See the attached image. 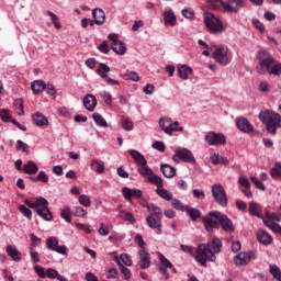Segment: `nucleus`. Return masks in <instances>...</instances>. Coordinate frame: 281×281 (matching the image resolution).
<instances>
[{
  "mask_svg": "<svg viewBox=\"0 0 281 281\" xmlns=\"http://www.w3.org/2000/svg\"><path fill=\"white\" fill-rule=\"evenodd\" d=\"M259 66L256 67L257 74L265 76H281V64L271 56L267 50H260L258 53Z\"/></svg>",
  "mask_w": 281,
  "mask_h": 281,
  "instance_id": "f257e3e1",
  "label": "nucleus"
},
{
  "mask_svg": "<svg viewBox=\"0 0 281 281\" xmlns=\"http://www.w3.org/2000/svg\"><path fill=\"white\" fill-rule=\"evenodd\" d=\"M269 273H271V276L273 277L274 280L281 281V270H280V267L271 263L269 266Z\"/></svg>",
  "mask_w": 281,
  "mask_h": 281,
  "instance_id": "58836bf2",
  "label": "nucleus"
},
{
  "mask_svg": "<svg viewBox=\"0 0 281 281\" xmlns=\"http://www.w3.org/2000/svg\"><path fill=\"white\" fill-rule=\"evenodd\" d=\"M170 201H171V205H172V207H175V210H179L180 212H186V209L188 206L183 205V203H181L179 201V199L172 198Z\"/></svg>",
  "mask_w": 281,
  "mask_h": 281,
  "instance_id": "8fccbe9b",
  "label": "nucleus"
},
{
  "mask_svg": "<svg viewBox=\"0 0 281 281\" xmlns=\"http://www.w3.org/2000/svg\"><path fill=\"white\" fill-rule=\"evenodd\" d=\"M92 18L95 25H104V21H106V14L104 13V10L100 8H97L92 11Z\"/></svg>",
  "mask_w": 281,
  "mask_h": 281,
  "instance_id": "5701e85b",
  "label": "nucleus"
},
{
  "mask_svg": "<svg viewBox=\"0 0 281 281\" xmlns=\"http://www.w3.org/2000/svg\"><path fill=\"white\" fill-rule=\"evenodd\" d=\"M195 260L196 262H199V265L205 267L207 265V261L215 262L216 256L213 254L207 245L201 244L198 247Z\"/></svg>",
  "mask_w": 281,
  "mask_h": 281,
  "instance_id": "39448f33",
  "label": "nucleus"
},
{
  "mask_svg": "<svg viewBox=\"0 0 281 281\" xmlns=\"http://www.w3.org/2000/svg\"><path fill=\"white\" fill-rule=\"evenodd\" d=\"M5 251L8 254V256L14 260V262H21V251H19V249H16V246L13 245H8L5 248Z\"/></svg>",
  "mask_w": 281,
  "mask_h": 281,
  "instance_id": "b1692460",
  "label": "nucleus"
},
{
  "mask_svg": "<svg viewBox=\"0 0 281 281\" xmlns=\"http://www.w3.org/2000/svg\"><path fill=\"white\" fill-rule=\"evenodd\" d=\"M220 225L221 228L223 229V232H226V234H232L235 232V226H234V222H232V220L222 213V217L220 220Z\"/></svg>",
  "mask_w": 281,
  "mask_h": 281,
  "instance_id": "dca6fc26",
  "label": "nucleus"
},
{
  "mask_svg": "<svg viewBox=\"0 0 281 281\" xmlns=\"http://www.w3.org/2000/svg\"><path fill=\"white\" fill-rule=\"evenodd\" d=\"M101 98L104 100L105 103H108L109 105L112 104V97L111 93L103 91L100 93Z\"/></svg>",
  "mask_w": 281,
  "mask_h": 281,
  "instance_id": "774afa93",
  "label": "nucleus"
},
{
  "mask_svg": "<svg viewBox=\"0 0 281 281\" xmlns=\"http://www.w3.org/2000/svg\"><path fill=\"white\" fill-rule=\"evenodd\" d=\"M236 126L241 133H251L254 131V126L249 123V120L245 117L236 119Z\"/></svg>",
  "mask_w": 281,
  "mask_h": 281,
  "instance_id": "a211bd4d",
  "label": "nucleus"
},
{
  "mask_svg": "<svg viewBox=\"0 0 281 281\" xmlns=\"http://www.w3.org/2000/svg\"><path fill=\"white\" fill-rule=\"evenodd\" d=\"M212 8H218V3L226 10V12H238V8L245 5V0H228L229 2H223V0H206Z\"/></svg>",
  "mask_w": 281,
  "mask_h": 281,
  "instance_id": "0eeeda50",
  "label": "nucleus"
},
{
  "mask_svg": "<svg viewBox=\"0 0 281 281\" xmlns=\"http://www.w3.org/2000/svg\"><path fill=\"white\" fill-rule=\"evenodd\" d=\"M31 89H32L34 95H36L38 93H43V91H45V89H47V85L43 80H35L31 83Z\"/></svg>",
  "mask_w": 281,
  "mask_h": 281,
  "instance_id": "7c9ffc66",
  "label": "nucleus"
},
{
  "mask_svg": "<svg viewBox=\"0 0 281 281\" xmlns=\"http://www.w3.org/2000/svg\"><path fill=\"white\" fill-rule=\"evenodd\" d=\"M138 172L142 175V177L148 180V178L153 175V169L148 167V162H145V165L138 166Z\"/></svg>",
  "mask_w": 281,
  "mask_h": 281,
  "instance_id": "4c0bfd02",
  "label": "nucleus"
},
{
  "mask_svg": "<svg viewBox=\"0 0 281 281\" xmlns=\"http://www.w3.org/2000/svg\"><path fill=\"white\" fill-rule=\"evenodd\" d=\"M119 218L126 221L127 223H135V217L127 211H120Z\"/></svg>",
  "mask_w": 281,
  "mask_h": 281,
  "instance_id": "49530a36",
  "label": "nucleus"
},
{
  "mask_svg": "<svg viewBox=\"0 0 281 281\" xmlns=\"http://www.w3.org/2000/svg\"><path fill=\"white\" fill-rule=\"evenodd\" d=\"M24 203L27 207L35 210L37 216L43 218V221H52V218H54L52 211L49 210V201H47V199L40 196L34 201L25 200Z\"/></svg>",
  "mask_w": 281,
  "mask_h": 281,
  "instance_id": "f03ea898",
  "label": "nucleus"
},
{
  "mask_svg": "<svg viewBox=\"0 0 281 281\" xmlns=\"http://www.w3.org/2000/svg\"><path fill=\"white\" fill-rule=\"evenodd\" d=\"M92 119L94 120L97 126H101V128H106L109 126V123H106V120H104L100 113H93Z\"/></svg>",
  "mask_w": 281,
  "mask_h": 281,
  "instance_id": "ea45409f",
  "label": "nucleus"
},
{
  "mask_svg": "<svg viewBox=\"0 0 281 281\" xmlns=\"http://www.w3.org/2000/svg\"><path fill=\"white\" fill-rule=\"evenodd\" d=\"M192 74V67L186 65V64H180L178 65V76L181 78V80H188V77Z\"/></svg>",
  "mask_w": 281,
  "mask_h": 281,
  "instance_id": "c756f323",
  "label": "nucleus"
},
{
  "mask_svg": "<svg viewBox=\"0 0 281 281\" xmlns=\"http://www.w3.org/2000/svg\"><path fill=\"white\" fill-rule=\"evenodd\" d=\"M14 106L18 115H25V110H23V100L16 99L14 101Z\"/></svg>",
  "mask_w": 281,
  "mask_h": 281,
  "instance_id": "5fc2aeb1",
  "label": "nucleus"
},
{
  "mask_svg": "<svg viewBox=\"0 0 281 281\" xmlns=\"http://www.w3.org/2000/svg\"><path fill=\"white\" fill-rule=\"evenodd\" d=\"M223 213L215 211L209 213L203 217L204 228L206 232H214V229H218L221 227V218Z\"/></svg>",
  "mask_w": 281,
  "mask_h": 281,
  "instance_id": "1a4fd4ad",
  "label": "nucleus"
},
{
  "mask_svg": "<svg viewBox=\"0 0 281 281\" xmlns=\"http://www.w3.org/2000/svg\"><path fill=\"white\" fill-rule=\"evenodd\" d=\"M270 175L272 179H276V177H281V164L276 162L274 166L270 170Z\"/></svg>",
  "mask_w": 281,
  "mask_h": 281,
  "instance_id": "864d4df0",
  "label": "nucleus"
},
{
  "mask_svg": "<svg viewBox=\"0 0 281 281\" xmlns=\"http://www.w3.org/2000/svg\"><path fill=\"white\" fill-rule=\"evenodd\" d=\"M121 126L124 131H133V128H135V124L133 123V120L128 117H123L121 120Z\"/></svg>",
  "mask_w": 281,
  "mask_h": 281,
  "instance_id": "37998d69",
  "label": "nucleus"
},
{
  "mask_svg": "<svg viewBox=\"0 0 281 281\" xmlns=\"http://www.w3.org/2000/svg\"><path fill=\"white\" fill-rule=\"evenodd\" d=\"M114 260L119 267H133V259L128 254H122L120 257L115 255Z\"/></svg>",
  "mask_w": 281,
  "mask_h": 281,
  "instance_id": "412c9836",
  "label": "nucleus"
},
{
  "mask_svg": "<svg viewBox=\"0 0 281 281\" xmlns=\"http://www.w3.org/2000/svg\"><path fill=\"white\" fill-rule=\"evenodd\" d=\"M159 126L169 136H172V133H183V126H180L179 121H171L170 117L160 119Z\"/></svg>",
  "mask_w": 281,
  "mask_h": 281,
  "instance_id": "6e6552de",
  "label": "nucleus"
},
{
  "mask_svg": "<svg viewBox=\"0 0 281 281\" xmlns=\"http://www.w3.org/2000/svg\"><path fill=\"white\" fill-rule=\"evenodd\" d=\"M204 24L210 34H223L225 32V25L216 15L206 13L204 16Z\"/></svg>",
  "mask_w": 281,
  "mask_h": 281,
  "instance_id": "20e7f679",
  "label": "nucleus"
},
{
  "mask_svg": "<svg viewBox=\"0 0 281 281\" xmlns=\"http://www.w3.org/2000/svg\"><path fill=\"white\" fill-rule=\"evenodd\" d=\"M213 58L217 65H221L222 67H227L229 63L232 61V54L229 53V47L226 45H220L215 47V50L213 52Z\"/></svg>",
  "mask_w": 281,
  "mask_h": 281,
  "instance_id": "423d86ee",
  "label": "nucleus"
},
{
  "mask_svg": "<svg viewBox=\"0 0 281 281\" xmlns=\"http://www.w3.org/2000/svg\"><path fill=\"white\" fill-rule=\"evenodd\" d=\"M148 212H151V216L156 217V218H162L164 217V212L161 211V209L155 204H150L148 206Z\"/></svg>",
  "mask_w": 281,
  "mask_h": 281,
  "instance_id": "a19ab883",
  "label": "nucleus"
},
{
  "mask_svg": "<svg viewBox=\"0 0 281 281\" xmlns=\"http://www.w3.org/2000/svg\"><path fill=\"white\" fill-rule=\"evenodd\" d=\"M156 192L160 195L161 199H165V201H171L172 199V192L166 190L164 187L158 188Z\"/></svg>",
  "mask_w": 281,
  "mask_h": 281,
  "instance_id": "c03bdc74",
  "label": "nucleus"
},
{
  "mask_svg": "<svg viewBox=\"0 0 281 281\" xmlns=\"http://www.w3.org/2000/svg\"><path fill=\"white\" fill-rule=\"evenodd\" d=\"M259 91H261V93H269L271 91V85L267 81H261L259 83Z\"/></svg>",
  "mask_w": 281,
  "mask_h": 281,
  "instance_id": "e2e57ef3",
  "label": "nucleus"
},
{
  "mask_svg": "<svg viewBox=\"0 0 281 281\" xmlns=\"http://www.w3.org/2000/svg\"><path fill=\"white\" fill-rule=\"evenodd\" d=\"M160 170H161L164 177H166L167 179H172V177H175L177 175V170L175 169V167H172L168 164L160 165Z\"/></svg>",
  "mask_w": 281,
  "mask_h": 281,
  "instance_id": "2f4dec72",
  "label": "nucleus"
},
{
  "mask_svg": "<svg viewBox=\"0 0 281 281\" xmlns=\"http://www.w3.org/2000/svg\"><path fill=\"white\" fill-rule=\"evenodd\" d=\"M46 14L50 18L52 23L55 25L56 30H60V27H63V25L58 23V15H55L52 11H47Z\"/></svg>",
  "mask_w": 281,
  "mask_h": 281,
  "instance_id": "bf43d9fd",
  "label": "nucleus"
},
{
  "mask_svg": "<svg viewBox=\"0 0 281 281\" xmlns=\"http://www.w3.org/2000/svg\"><path fill=\"white\" fill-rule=\"evenodd\" d=\"M259 120L266 124L267 131L271 135H277L278 128H281V115L271 110H263L259 113Z\"/></svg>",
  "mask_w": 281,
  "mask_h": 281,
  "instance_id": "7ed1b4c3",
  "label": "nucleus"
},
{
  "mask_svg": "<svg viewBox=\"0 0 281 281\" xmlns=\"http://www.w3.org/2000/svg\"><path fill=\"white\" fill-rule=\"evenodd\" d=\"M47 249H50V251H56V254H60L61 256H67L69 254V249L67 246L58 245V238L57 237H49L46 241Z\"/></svg>",
  "mask_w": 281,
  "mask_h": 281,
  "instance_id": "ddd939ff",
  "label": "nucleus"
},
{
  "mask_svg": "<svg viewBox=\"0 0 281 281\" xmlns=\"http://www.w3.org/2000/svg\"><path fill=\"white\" fill-rule=\"evenodd\" d=\"M164 23L166 27H168V25H170V27H175V25H177V15H175L172 10L164 12Z\"/></svg>",
  "mask_w": 281,
  "mask_h": 281,
  "instance_id": "a878e982",
  "label": "nucleus"
},
{
  "mask_svg": "<svg viewBox=\"0 0 281 281\" xmlns=\"http://www.w3.org/2000/svg\"><path fill=\"white\" fill-rule=\"evenodd\" d=\"M34 271L35 273L40 277V278H46V271L45 268L41 267V266H35L34 267Z\"/></svg>",
  "mask_w": 281,
  "mask_h": 281,
  "instance_id": "69168bd1",
  "label": "nucleus"
},
{
  "mask_svg": "<svg viewBox=\"0 0 281 281\" xmlns=\"http://www.w3.org/2000/svg\"><path fill=\"white\" fill-rule=\"evenodd\" d=\"M159 260H160V267L158 268L159 273L161 276H165V278L168 280V269H172V262L166 258L162 254L159 255Z\"/></svg>",
  "mask_w": 281,
  "mask_h": 281,
  "instance_id": "f3484780",
  "label": "nucleus"
},
{
  "mask_svg": "<svg viewBox=\"0 0 281 281\" xmlns=\"http://www.w3.org/2000/svg\"><path fill=\"white\" fill-rule=\"evenodd\" d=\"M250 181L254 183L257 190H261V192H265V190H267L262 181L258 180V178L251 176Z\"/></svg>",
  "mask_w": 281,
  "mask_h": 281,
  "instance_id": "4d7b16f0",
  "label": "nucleus"
},
{
  "mask_svg": "<svg viewBox=\"0 0 281 281\" xmlns=\"http://www.w3.org/2000/svg\"><path fill=\"white\" fill-rule=\"evenodd\" d=\"M83 106L87 111H95V106H98V99L93 94H87L83 98Z\"/></svg>",
  "mask_w": 281,
  "mask_h": 281,
  "instance_id": "aec40b11",
  "label": "nucleus"
},
{
  "mask_svg": "<svg viewBox=\"0 0 281 281\" xmlns=\"http://www.w3.org/2000/svg\"><path fill=\"white\" fill-rule=\"evenodd\" d=\"M31 259L32 262H41V258L38 257V251H36L34 248H30Z\"/></svg>",
  "mask_w": 281,
  "mask_h": 281,
  "instance_id": "338daca9",
  "label": "nucleus"
},
{
  "mask_svg": "<svg viewBox=\"0 0 281 281\" xmlns=\"http://www.w3.org/2000/svg\"><path fill=\"white\" fill-rule=\"evenodd\" d=\"M210 161L213 166H229L227 157L221 156V154H212L210 156Z\"/></svg>",
  "mask_w": 281,
  "mask_h": 281,
  "instance_id": "393cba45",
  "label": "nucleus"
},
{
  "mask_svg": "<svg viewBox=\"0 0 281 281\" xmlns=\"http://www.w3.org/2000/svg\"><path fill=\"white\" fill-rule=\"evenodd\" d=\"M128 153L137 166H146V164H148L146 157H144V155H142V153L138 150L130 149Z\"/></svg>",
  "mask_w": 281,
  "mask_h": 281,
  "instance_id": "bb28decb",
  "label": "nucleus"
},
{
  "mask_svg": "<svg viewBox=\"0 0 281 281\" xmlns=\"http://www.w3.org/2000/svg\"><path fill=\"white\" fill-rule=\"evenodd\" d=\"M205 142L209 146H223L225 144V135L216 132H209L205 135Z\"/></svg>",
  "mask_w": 281,
  "mask_h": 281,
  "instance_id": "4468645a",
  "label": "nucleus"
},
{
  "mask_svg": "<svg viewBox=\"0 0 281 281\" xmlns=\"http://www.w3.org/2000/svg\"><path fill=\"white\" fill-rule=\"evenodd\" d=\"M22 170L25 172V175H36V172H38V165L30 160L23 165Z\"/></svg>",
  "mask_w": 281,
  "mask_h": 281,
  "instance_id": "72a5a7b5",
  "label": "nucleus"
},
{
  "mask_svg": "<svg viewBox=\"0 0 281 281\" xmlns=\"http://www.w3.org/2000/svg\"><path fill=\"white\" fill-rule=\"evenodd\" d=\"M235 265L245 266L251 262V252H239L234 257Z\"/></svg>",
  "mask_w": 281,
  "mask_h": 281,
  "instance_id": "4be33fe9",
  "label": "nucleus"
},
{
  "mask_svg": "<svg viewBox=\"0 0 281 281\" xmlns=\"http://www.w3.org/2000/svg\"><path fill=\"white\" fill-rule=\"evenodd\" d=\"M249 214L251 216H257L258 218H262V215L258 212V203L256 202H250L249 203Z\"/></svg>",
  "mask_w": 281,
  "mask_h": 281,
  "instance_id": "3c124183",
  "label": "nucleus"
},
{
  "mask_svg": "<svg viewBox=\"0 0 281 281\" xmlns=\"http://www.w3.org/2000/svg\"><path fill=\"white\" fill-rule=\"evenodd\" d=\"M184 211L190 216L191 221H196V218H201V211H199V209L187 206V209H184Z\"/></svg>",
  "mask_w": 281,
  "mask_h": 281,
  "instance_id": "79ce46f5",
  "label": "nucleus"
},
{
  "mask_svg": "<svg viewBox=\"0 0 281 281\" xmlns=\"http://www.w3.org/2000/svg\"><path fill=\"white\" fill-rule=\"evenodd\" d=\"M147 181L154 183V186H157L158 188H164V180L161 179V177L155 175V172H153V175L147 179Z\"/></svg>",
  "mask_w": 281,
  "mask_h": 281,
  "instance_id": "a18cd8bd",
  "label": "nucleus"
},
{
  "mask_svg": "<svg viewBox=\"0 0 281 281\" xmlns=\"http://www.w3.org/2000/svg\"><path fill=\"white\" fill-rule=\"evenodd\" d=\"M33 122L36 126H48L49 121L47 120V116H44L43 113L36 112L33 114Z\"/></svg>",
  "mask_w": 281,
  "mask_h": 281,
  "instance_id": "473e14b6",
  "label": "nucleus"
},
{
  "mask_svg": "<svg viewBox=\"0 0 281 281\" xmlns=\"http://www.w3.org/2000/svg\"><path fill=\"white\" fill-rule=\"evenodd\" d=\"M146 221L150 229H157V234H161V217H155V215H148L146 217Z\"/></svg>",
  "mask_w": 281,
  "mask_h": 281,
  "instance_id": "6ab92c4d",
  "label": "nucleus"
},
{
  "mask_svg": "<svg viewBox=\"0 0 281 281\" xmlns=\"http://www.w3.org/2000/svg\"><path fill=\"white\" fill-rule=\"evenodd\" d=\"M75 216H79V218H85V216H87V211H85L82 206H75Z\"/></svg>",
  "mask_w": 281,
  "mask_h": 281,
  "instance_id": "0e129e2a",
  "label": "nucleus"
},
{
  "mask_svg": "<svg viewBox=\"0 0 281 281\" xmlns=\"http://www.w3.org/2000/svg\"><path fill=\"white\" fill-rule=\"evenodd\" d=\"M61 218H65L66 223H71V209L69 206H64L60 213Z\"/></svg>",
  "mask_w": 281,
  "mask_h": 281,
  "instance_id": "09e8293b",
  "label": "nucleus"
},
{
  "mask_svg": "<svg viewBox=\"0 0 281 281\" xmlns=\"http://www.w3.org/2000/svg\"><path fill=\"white\" fill-rule=\"evenodd\" d=\"M19 211L21 212V214H23V216H25V218H32V210H30L27 206L21 204L19 206Z\"/></svg>",
  "mask_w": 281,
  "mask_h": 281,
  "instance_id": "052dcab7",
  "label": "nucleus"
},
{
  "mask_svg": "<svg viewBox=\"0 0 281 281\" xmlns=\"http://www.w3.org/2000/svg\"><path fill=\"white\" fill-rule=\"evenodd\" d=\"M46 278H49V280H58L60 278V274L57 272L54 268L46 269Z\"/></svg>",
  "mask_w": 281,
  "mask_h": 281,
  "instance_id": "6e6d98bb",
  "label": "nucleus"
},
{
  "mask_svg": "<svg viewBox=\"0 0 281 281\" xmlns=\"http://www.w3.org/2000/svg\"><path fill=\"white\" fill-rule=\"evenodd\" d=\"M108 38L112 41V49L115 54H119L120 56H124V54H126V45L124 42L120 41L117 34H110Z\"/></svg>",
  "mask_w": 281,
  "mask_h": 281,
  "instance_id": "2eb2a0df",
  "label": "nucleus"
},
{
  "mask_svg": "<svg viewBox=\"0 0 281 281\" xmlns=\"http://www.w3.org/2000/svg\"><path fill=\"white\" fill-rule=\"evenodd\" d=\"M16 149L22 150L25 155H30V145L25 144L23 140H16Z\"/></svg>",
  "mask_w": 281,
  "mask_h": 281,
  "instance_id": "603ef678",
  "label": "nucleus"
},
{
  "mask_svg": "<svg viewBox=\"0 0 281 281\" xmlns=\"http://www.w3.org/2000/svg\"><path fill=\"white\" fill-rule=\"evenodd\" d=\"M206 246L213 254H218L223 247V241H221L218 238H214L213 240L209 241Z\"/></svg>",
  "mask_w": 281,
  "mask_h": 281,
  "instance_id": "f704fd0d",
  "label": "nucleus"
},
{
  "mask_svg": "<svg viewBox=\"0 0 281 281\" xmlns=\"http://www.w3.org/2000/svg\"><path fill=\"white\" fill-rule=\"evenodd\" d=\"M138 256L140 258L139 260L140 269H148V267H150V254H148L146 250H140L138 252Z\"/></svg>",
  "mask_w": 281,
  "mask_h": 281,
  "instance_id": "c85d7f7f",
  "label": "nucleus"
},
{
  "mask_svg": "<svg viewBox=\"0 0 281 281\" xmlns=\"http://www.w3.org/2000/svg\"><path fill=\"white\" fill-rule=\"evenodd\" d=\"M211 191L216 203H218V205L222 207H227V193L225 192L223 186L213 184Z\"/></svg>",
  "mask_w": 281,
  "mask_h": 281,
  "instance_id": "9d476101",
  "label": "nucleus"
},
{
  "mask_svg": "<svg viewBox=\"0 0 281 281\" xmlns=\"http://www.w3.org/2000/svg\"><path fill=\"white\" fill-rule=\"evenodd\" d=\"M109 71H111V68L106 64H102V63L100 64L99 68L97 69L98 76H100V78H102V80L104 82H106L108 85H111L112 87L120 85V81L109 77V75H108Z\"/></svg>",
  "mask_w": 281,
  "mask_h": 281,
  "instance_id": "f8f14e48",
  "label": "nucleus"
},
{
  "mask_svg": "<svg viewBox=\"0 0 281 281\" xmlns=\"http://www.w3.org/2000/svg\"><path fill=\"white\" fill-rule=\"evenodd\" d=\"M79 203L83 205V207H91V198L87 194H82L79 196Z\"/></svg>",
  "mask_w": 281,
  "mask_h": 281,
  "instance_id": "13d9d810",
  "label": "nucleus"
},
{
  "mask_svg": "<svg viewBox=\"0 0 281 281\" xmlns=\"http://www.w3.org/2000/svg\"><path fill=\"white\" fill-rule=\"evenodd\" d=\"M263 223H265L266 227H269V229H271L272 232H276L277 234L281 235V226H280V224L271 221V218L263 220Z\"/></svg>",
  "mask_w": 281,
  "mask_h": 281,
  "instance_id": "e433bc0d",
  "label": "nucleus"
},
{
  "mask_svg": "<svg viewBox=\"0 0 281 281\" xmlns=\"http://www.w3.org/2000/svg\"><path fill=\"white\" fill-rule=\"evenodd\" d=\"M124 80H132V82H139V74L130 71L123 75Z\"/></svg>",
  "mask_w": 281,
  "mask_h": 281,
  "instance_id": "de8ad7c7",
  "label": "nucleus"
},
{
  "mask_svg": "<svg viewBox=\"0 0 281 281\" xmlns=\"http://www.w3.org/2000/svg\"><path fill=\"white\" fill-rule=\"evenodd\" d=\"M257 239L261 245H271V243H273V237H271L267 231L262 229L257 232Z\"/></svg>",
  "mask_w": 281,
  "mask_h": 281,
  "instance_id": "cd10ccee",
  "label": "nucleus"
},
{
  "mask_svg": "<svg viewBox=\"0 0 281 281\" xmlns=\"http://www.w3.org/2000/svg\"><path fill=\"white\" fill-rule=\"evenodd\" d=\"M0 117L2 122H10V120H12V115H10V110L2 109L0 111Z\"/></svg>",
  "mask_w": 281,
  "mask_h": 281,
  "instance_id": "680f3d73",
  "label": "nucleus"
},
{
  "mask_svg": "<svg viewBox=\"0 0 281 281\" xmlns=\"http://www.w3.org/2000/svg\"><path fill=\"white\" fill-rule=\"evenodd\" d=\"M172 160L176 164L179 161H184L186 164H193L194 155L188 148L176 149V155L172 156Z\"/></svg>",
  "mask_w": 281,
  "mask_h": 281,
  "instance_id": "9b49d317",
  "label": "nucleus"
},
{
  "mask_svg": "<svg viewBox=\"0 0 281 281\" xmlns=\"http://www.w3.org/2000/svg\"><path fill=\"white\" fill-rule=\"evenodd\" d=\"M90 168L94 170V172H98V175H102L104 172V162L99 159H92Z\"/></svg>",
  "mask_w": 281,
  "mask_h": 281,
  "instance_id": "c9c22d12",
  "label": "nucleus"
}]
</instances>
